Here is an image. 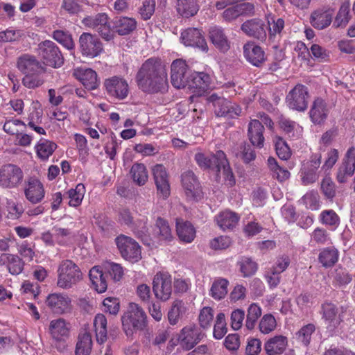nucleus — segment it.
<instances>
[{"mask_svg":"<svg viewBox=\"0 0 355 355\" xmlns=\"http://www.w3.org/2000/svg\"><path fill=\"white\" fill-rule=\"evenodd\" d=\"M216 154L213 155L198 149L194 156V159L199 167L203 169L217 168L218 160Z\"/></svg>","mask_w":355,"mask_h":355,"instance_id":"obj_38","label":"nucleus"},{"mask_svg":"<svg viewBox=\"0 0 355 355\" xmlns=\"http://www.w3.org/2000/svg\"><path fill=\"white\" fill-rule=\"evenodd\" d=\"M320 314L327 329L330 330L337 328L343 321L337 306L328 301L322 304Z\"/></svg>","mask_w":355,"mask_h":355,"instance_id":"obj_19","label":"nucleus"},{"mask_svg":"<svg viewBox=\"0 0 355 355\" xmlns=\"http://www.w3.org/2000/svg\"><path fill=\"white\" fill-rule=\"evenodd\" d=\"M130 173L134 182L139 186L144 185L148 181V173L144 164H134L131 167Z\"/></svg>","mask_w":355,"mask_h":355,"instance_id":"obj_45","label":"nucleus"},{"mask_svg":"<svg viewBox=\"0 0 355 355\" xmlns=\"http://www.w3.org/2000/svg\"><path fill=\"white\" fill-rule=\"evenodd\" d=\"M315 330V326L313 324H308L302 327L297 333L296 338L302 345L307 346L310 343L312 334Z\"/></svg>","mask_w":355,"mask_h":355,"instance_id":"obj_57","label":"nucleus"},{"mask_svg":"<svg viewBox=\"0 0 355 355\" xmlns=\"http://www.w3.org/2000/svg\"><path fill=\"white\" fill-rule=\"evenodd\" d=\"M309 92L306 87L298 84L286 96V103L289 108L300 112L304 111L308 105Z\"/></svg>","mask_w":355,"mask_h":355,"instance_id":"obj_13","label":"nucleus"},{"mask_svg":"<svg viewBox=\"0 0 355 355\" xmlns=\"http://www.w3.org/2000/svg\"><path fill=\"white\" fill-rule=\"evenodd\" d=\"M329 109L326 101L322 98H316L309 111V116L311 121L315 124H322L327 119Z\"/></svg>","mask_w":355,"mask_h":355,"instance_id":"obj_26","label":"nucleus"},{"mask_svg":"<svg viewBox=\"0 0 355 355\" xmlns=\"http://www.w3.org/2000/svg\"><path fill=\"white\" fill-rule=\"evenodd\" d=\"M115 243L121 257L131 262H138L141 259V250L139 243L132 238L120 234L115 239Z\"/></svg>","mask_w":355,"mask_h":355,"instance_id":"obj_6","label":"nucleus"},{"mask_svg":"<svg viewBox=\"0 0 355 355\" xmlns=\"http://www.w3.org/2000/svg\"><path fill=\"white\" fill-rule=\"evenodd\" d=\"M212 80L211 76L204 72H194L191 75V79L189 80L187 87L193 94V96H200L212 87Z\"/></svg>","mask_w":355,"mask_h":355,"instance_id":"obj_15","label":"nucleus"},{"mask_svg":"<svg viewBox=\"0 0 355 355\" xmlns=\"http://www.w3.org/2000/svg\"><path fill=\"white\" fill-rule=\"evenodd\" d=\"M320 222L329 227L331 230H336L340 225V217L332 209H326L321 211L319 216Z\"/></svg>","mask_w":355,"mask_h":355,"instance_id":"obj_48","label":"nucleus"},{"mask_svg":"<svg viewBox=\"0 0 355 355\" xmlns=\"http://www.w3.org/2000/svg\"><path fill=\"white\" fill-rule=\"evenodd\" d=\"M263 130V125L257 119H252L249 123L248 138L251 144L258 148H263L264 145Z\"/></svg>","mask_w":355,"mask_h":355,"instance_id":"obj_29","label":"nucleus"},{"mask_svg":"<svg viewBox=\"0 0 355 355\" xmlns=\"http://www.w3.org/2000/svg\"><path fill=\"white\" fill-rule=\"evenodd\" d=\"M277 327V322L272 314H266L260 320L259 323V331L264 334H268L273 331Z\"/></svg>","mask_w":355,"mask_h":355,"instance_id":"obj_58","label":"nucleus"},{"mask_svg":"<svg viewBox=\"0 0 355 355\" xmlns=\"http://www.w3.org/2000/svg\"><path fill=\"white\" fill-rule=\"evenodd\" d=\"M78 42L80 52L85 57L95 58L103 51V44L96 35L83 33L80 35Z\"/></svg>","mask_w":355,"mask_h":355,"instance_id":"obj_11","label":"nucleus"},{"mask_svg":"<svg viewBox=\"0 0 355 355\" xmlns=\"http://www.w3.org/2000/svg\"><path fill=\"white\" fill-rule=\"evenodd\" d=\"M310 55L318 62H324L329 60L330 51L318 44H312L309 48Z\"/></svg>","mask_w":355,"mask_h":355,"instance_id":"obj_54","label":"nucleus"},{"mask_svg":"<svg viewBox=\"0 0 355 355\" xmlns=\"http://www.w3.org/2000/svg\"><path fill=\"white\" fill-rule=\"evenodd\" d=\"M333 15L334 10L320 8L312 12L310 17V22L315 28L322 30L331 24Z\"/></svg>","mask_w":355,"mask_h":355,"instance_id":"obj_24","label":"nucleus"},{"mask_svg":"<svg viewBox=\"0 0 355 355\" xmlns=\"http://www.w3.org/2000/svg\"><path fill=\"white\" fill-rule=\"evenodd\" d=\"M228 285L229 282L226 279H216L210 288L209 295L216 300L224 298L227 293Z\"/></svg>","mask_w":355,"mask_h":355,"instance_id":"obj_47","label":"nucleus"},{"mask_svg":"<svg viewBox=\"0 0 355 355\" xmlns=\"http://www.w3.org/2000/svg\"><path fill=\"white\" fill-rule=\"evenodd\" d=\"M243 54L246 60L256 67H259L265 60L264 51L252 42L243 46Z\"/></svg>","mask_w":355,"mask_h":355,"instance_id":"obj_30","label":"nucleus"},{"mask_svg":"<svg viewBox=\"0 0 355 355\" xmlns=\"http://www.w3.org/2000/svg\"><path fill=\"white\" fill-rule=\"evenodd\" d=\"M239 219V216L230 210L223 211L215 216V221L218 226L224 231L235 227Z\"/></svg>","mask_w":355,"mask_h":355,"instance_id":"obj_32","label":"nucleus"},{"mask_svg":"<svg viewBox=\"0 0 355 355\" xmlns=\"http://www.w3.org/2000/svg\"><path fill=\"white\" fill-rule=\"evenodd\" d=\"M355 171V148L351 147L347 151L342 164L339 166L336 178L338 182L345 183L354 173Z\"/></svg>","mask_w":355,"mask_h":355,"instance_id":"obj_21","label":"nucleus"},{"mask_svg":"<svg viewBox=\"0 0 355 355\" xmlns=\"http://www.w3.org/2000/svg\"><path fill=\"white\" fill-rule=\"evenodd\" d=\"M153 291L157 299L168 301L173 291L171 276L166 272H157L153 279Z\"/></svg>","mask_w":355,"mask_h":355,"instance_id":"obj_8","label":"nucleus"},{"mask_svg":"<svg viewBox=\"0 0 355 355\" xmlns=\"http://www.w3.org/2000/svg\"><path fill=\"white\" fill-rule=\"evenodd\" d=\"M89 275L94 288L98 293H102L107 290V280L101 267L94 266L89 270Z\"/></svg>","mask_w":355,"mask_h":355,"instance_id":"obj_36","label":"nucleus"},{"mask_svg":"<svg viewBox=\"0 0 355 355\" xmlns=\"http://www.w3.org/2000/svg\"><path fill=\"white\" fill-rule=\"evenodd\" d=\"M207 101L212 105L216 116L234 119L241 113V107L238 104L215 93L207 98Z\"/></svg>","mask_w":355,"mask_h":355,"instance_id":"obj_5","label":"nucleus"},{"mask_svg":"<svg viewBox=\"0 0 355 355\" xmlns=\"http://www.w3.org/2000/svg\"><path fill=\"white\" fill-rule=\"evenodd\" d=\"M26 199L32 204L41 202L45 197L46 191L43 183L35 177H30L24 187Z\"/></svg>","mask_w":355,"mask_h":355,"instance_id":"obj_14","label":"nucleus"},{"mask_svg":"<svg viewBox=\"0 0 355 355\" xmlns=\"http://www.w3.org/2000/svg\"><path fill=\"white\" fill-rule=\"evenodd\" d=\"M181 42L186 46H192L198 48L204 52L208 51L207 42L201 31L196 28H189L181 33Z\"/></svg>","mask_w":355,"mask_h":355,"instance_id":"obj_20","label":"nucleus"},{"mask_svg":"<svg viewBox=\"0 0 355 355\" xmlns=\"http://www.w3.org/2000/svg\"><path fill=\"white\" fill-rule=\"evenodd\" d=\"M103 267L114 282L120 281L123 276V268L119 263L107 261Z\"/></svg>","mask_w":355,"mask_h":355,"instance_id":"obj_64","label":"nucleus"},{"mask_svg":"<svg viewBox=\"0 0 355 355\" xmlns=\"http://www.w3.org/2000/svg\"><path fill=\"white\" fill-rule=\"evenodd\" d=\"M82 24L85 27L96 31L106 41H110L114 38V32L111 28L110 18L105 13L87 16L82 19Z\"/></svg>","mask_w":355,"mask_h":355,"instance_id":"obj_4","label":"nucleus"},{"mask_svg":"<svg viewBox=\"0 0 355 355\" xmlns=\"http://www.w3.org/2000/svg\"><path fill=\"white\" fill-rule=\"evenodd\" d=\"M137 27V21L134 18L122 17L116 20L114 28L119 35H126L132 33Z\"/></svg>","mask_w":355,"mask_h":355,"instance_id":"obj_44","label":"nucleus"},{"mask_svg":"<svg viewBox=\"0 0 355 355\" xmlns=\"http://www.w3.org/2000/svg\"><path fill=\"white\" fill-rule=\"evenodd\" d=\"M209 39L212 44L221 51H227L230 47V43L224 32L219 26H212L209 31Z\"/></svg>","mask_w":355,"mask_h":355,"instance_id":"obj_33","label":"nucleus"},{"mask_svg":"<svg viewBox=\"0 0 355 355\" xmlns=\"http://www.w3.org/2000/svg\"><path fill=\"white\" fill-rule=\"evenodd\" d=\"M237 267L243 277L253 275L257 270V264L251 258L241 257L237 261Z\"/></svg>","mask_w":355,"mask_h":355,"instance_id":"obj_49","label":"nucleus"},{"mask_svg":"<svg viewBox=\"0 0 355 355\" xmlns=\"http://www.w3.org/2000/svg\"><path fill=\"white\" fill-rule=\"evenodd\" d=\"M53 37L69 50L73 49L75 46L72 37L68 32L61 30L55 31L53 33Z\"/></svg>","mask_w":355,"mask_h":355,"instance_id":"obj_60","label":"nucleus"},{"mask_svg":"<svg viewBox=\"0 0 355 355\" xmlns=\"http://www.w3.org/2000/svg\"><path fill=\"white\" fill-rule=\"evenodd\" d=\"M0 265L5 266L12 275H18L23 270V263L17 256L8 253H3L0 256Z\"/></svg>","mask_w":355,"mask_h":355,"instance_id":"obj_35","label":"nucleus"},{"mask_svg":"<svg viewBox=\"0 0 355 355\" xmlns=\"http://www.w3.org/2000/svg\"><path fill=\"white\" fill-rule=\"evenodd\" d=\"M85 194V187L83 184H78L74 189L67 191L66 196L69 199V205L71 207H78L82 203Z\"/></svg>","mask_w":355,"mask_h":355,"instance_id":"obj_51","label":"nucleus"},{"mask_svg":"<svg viewBox=\"0 0 355 355\" xmlns=\"http://www.w3.org/2000/svg\"><path fill=\"white\" fill-rule=\"evenodd\" d=\"M287 345V338L282 335H278L270 338L266 342L264 349L268 355H279L284 352Z\"/></svg>","mask_w":355,"mask_h":355,"instance_id":"obj_34","label":"nucleus"},{"mask_svg":"<svg viewBox=\"0 0 355 355\" xmlns=\"http://www.w3.org/2000/svg\"><path fill=\"white\" fill-rule=\"evenodd\" d=\"M274 143L278 157L283 160L289 159L291 157V150L286 142L282 137L275 136Z\"/></svg>","mask_w":355,"mask_h":355,"instance_id":"obj_62","label":"nucleus"},{"mask_svg":"<svg viewBox=\"0 0 355 355\" xmlns=\"http://www.w3.org/2000/svg\"><path fill=\"white\" fill-rule=\"evenodd\" d=\"M241 28L245 34L250 37L261 41L266 39V28L261 19L255 18L247 20L241 25Z\"/></svg>","mask_w":355,"mask_h":355,"instance_id":"obj_23","label":"nucleus"},{"mask_svg":"<svg viewBox=\"0 0 355 355\" xmlns=\"http://www.w3.org/2000/svg\"><path fill=\"white\" fill-rule=\"evenodd\" d=\"M187 312V308L184 302L181 300H175L168 313V322L171 325H175L182 320Z\"/></svg>","mask_w":355,"mask_h":355,"instance_id":"obj_37","label":"nucleus"},{"mask_svg":"<svg viewBox=\"0 0 355 355\" xmlns=\"http://www.w3.org/2000/svg\"><path fill=\"white\" fill-rule=\"evenodd\" d=\"M6 209L8 218L12 220L19 218L24 211L21 203L15 202L11 199H7Z\"/></svg>","mask_w":355,"mask_h":355,"instance_id":"obj_59","label":"nucleus"},{"mask_svg":"<svg viewBox=\"0 0 355 355\" xmlns=\"http://www.w3.org/2000/svg\"><path fill=\"white\" fill-rule=\"evenodd\" d=\"M268 166L272 176L277 180L283 182L289 178L290 173L288 171L280 167L274 157H270L268 159Z\"/></svg>","mask_w":355,"mask_h":355,"instance_id":"obj_53","label":"nucleus"},{"mask_svg":"<svg viewBox=\"0 0 355 355\" xmlns=\"http://www.w3.org/2000/svg\"><path fill=\"white\" fill-rule=\"evenodd\" d=\"M107 319L103 314H97L94 319V327L96 340L98 343H104L107 340Z\"/></svg>","mask_w":355,"mask_h":355,"instance_id":"obj_42","label":"nucleus"},{"mask_svg":"<svg viewBox=\"0 0 355 355\" xmlns=\"http://www.w3.org/2000/svg\"><path fill=\"white\" fill-rule=\"evenodd\" d=\"M107 94L114 99L124 100L129 94V85L125 79L120 76H112L104 82Z\"/></svg>","mask_w":355,"mask_h":355,"instance_id":"obj_12","label":"nucleus"},{"mask_svg":"<svg viewBox=\"0 0 355 355\" xmlns=\"http://www.w3.org/2000/svg\"><path fill=\"white\" fill-rule=\"evenodd\" d=\"M54 233V239L57 243L66 245L73 237V233L70 229L54 226L52 228Z\"/></svg>","mask_w":355,"mask_h":355,"instance_id":"obj_56","label":"nucleus"},{"mask_svg":"<svg viewBox=\"0 0 355 355\" xmlns=\"http://www.w3.org/2000/svg\"><path fill=\"white\" fill-rule=\"evenodd\" d=\"M282 129L288 135V137H298L302 132V128L295 122L287 119H282L280 121Z\"/></svg>","mask_w":355,"mask_h":355,"instance_id":"obj_63","label":"nucleus"},{"mask_svg":"<svg viewBox=\"0 0 355 355\" xmlns=\"http://www.w3.org/2000/svg\"><path fill=\"white\" fill-rule=\"evenodd\" d=\"M46 306L57 315H64L72 311V300L64 293H53L49 294L45 301Z\"/></svg>","mask_w":355,"mask_h":355,"instance_id":"obj_9","label":"nucleus"},{"mask_svg":"<svg viewBox=\"0 0 355 355\" xmlns=\"http://www.w3.org/2000/svg\"><path fill=\"white\" fill-rule=\"evenodd\" d=\"M204 334L195 325L184 327L178 335V342L185 350L193 349L204 337Z\"/></svg>","mask_w":355,"mask_h":355,"instance_id":"obj_16","label":"nucleus"},{"mask_svg":"<svg viewBox=\"0 0 355 355\" xmlns=\"http://www.w3.org/2000/svg\"><path fill=\"white\" fill-rule=\"evenodd\" d=\"M17 67L24 74L40 73L43 71L40 62L33 55L25 54L17 60Z\"/></svg>","mask_w":355,"mask_h":355,"instance_id":"obj_27","label":"nucleus"},{"mask_svg":"<svg viewBox=\"0 0 355 355\" xmlns=\"http://www.w3.org/2000/svg\"><path fill=\"white\" fill-rule=\"evenodd\" d=\"M154 232L160 241L168 242L173 239L171 230L167 221L161 218H157Z\"/></svg>","mask_w":355,"mask_h":355,"instance_id":"obj_52","label":"nucleus"},{"mask_svg":"<svg viewBox=\"0 0 355 355\" xmlns=\"http://www.w3.org/2000/svg\"><path fill=\"white\" fill-rule=\"evenodd\" d=\"M147 315L144 309L137 304L131 302L127 311L121 317L123 330L127 336L132 334L134 329H142L146 326Z\"/></svg>","mask_w":355,"mask_h":355,"instance_id":"obj_3","label":"nucleus"},{"mask_svg":"<svg viewBox=\"0 0 355 355\" xmlns=\"http://www.w3.org/2000/svg\"><path fill=\"white\" fill-rule=\"evenodd\" d=\"M182 186L187 198L189 200H198L202 197L200 183L194 173L187 171L181 175Z\"/></svg>","mask_w":355,"mask_h":355,"instance_id":"obj_17","label":"nucleus"},{"mask_svg":"<svg viewBox=\"0 0 355 355\" xmlns=\"http://www.w3.org/2000/svg\"><path fill=\"white\" fill-rule=\"evenodd\" d=\"M92 349V339L89 333L84 331L78 338L76 346V355H90Z\"/></svg>","mask_w":355,"mask_h":355,"instance_id":"obj_40","label":"nucleus"},{"mask_svg":"<svg viewBox=\"0 0 355 355\" xmlns=\"http://www.w3.org/2000/svg\"><path fill=\"white\" fill-rule=\"evenodd\" d=\"M301 202L306 208L318 210L320 208V196L318 192L311 191L307 192L301 199Z\"/></svg>","mask_w":355,"mask_h":355,"instance_id":"obj_61","label":"nucleus"},{"mask_svg":"<svg viewBox=\"0 0 355 355\" xmlns=\"http://www.w3.org/2000/svg\"><path fill=\"white\" fill-rule=\"evenodd\" d=\"M38 53L46 65L57 68L63 64V57L56 44L45 40L38 46Z\"/></svg>","mask_w":355,"mask_h":355,"instance_id":"obj_10","label":"nucleus"},{"mask_svg":"<svg viewBox=\"0 0 355 355\" xmlns=\"http://www.w3.org/2000/svg\"><path fill=\"white\" fill-rule=\"evenodd\" d=\"M261 315V307L255 303L250 305L248 309V313L245 320V327L248 329H253L256 325L258 318Z\"/></svg>","mask_w":355,"mask_h":355,"instance_id":"obj_55","label":"nucleus"},{"mask_svg":"<svg viewBox=\"0 0 355 355\" xmlns=\"http://www.w3.org/2000/svg\"><path fill=\"white\" fill-rule=\"evenodd\" d=\"M266 19L270 39L280 36L285 26L284 20L282 18L276 17L271 13L266 15Z\"/></svg>","mask_w":355,"mask_h":355,"instance_id":"obj_39","label":"nucleus"},{"mask_svg":"<svg viewBox=\"0 0 355 355\" xmlns=\"http://www.w3.org/2000/svg\"><path fill=\"white\" fill-rule=\"evenodd\" d=\"M82 279L79 267L71 260H63L58 268L57 286L62 289H69Z\"/></svg>","mask_w":355,"mask_h":355,"instance_id":"obj_2","label":"nucleus"},{"mask_svg":"<svg viewBox=\"0 0 355 355\" xmlns=\"http://www.w3.org/2000/svg\"><path fill=\"white\" fill-rule=\"evenodd\" d=\"M137 78L139 87L146 92H164L167 90V72L159 60H147L139 69Z\"/></svg>","mask_w":355,"mask_h":355,"instance_id":"obj_1","label":"nucleus"},{"mask_svg":"<svg viewBox=\"0 0 355 355\" xmlns=\"http://www.w3.org/2000/svg\"><path fill=\"white\" fill-rule=\"evenodd\" d=\"M24 178V172L17 165L7 164L0 168V187L3 189L18 188Z\"/></svg>","mask_w":355,"mask_h":355,"instance_id":"obj_7","label":"nucleus"},{"mask_svg":"<svg viewBox=\"0 0 355 355\" xmlns=\"http://www.w3.org/2000/svg\"><path fill=\"white\" fill-rule=\"evenodd\" d=\"M188 66L182 59L174 60L171 66V80L176 88L184 87L189 82Z\"/></svg>","mask_w":355,"mask_h":355,"instance_id":"obj_18","label":"nucleus"},{"mask_svg":"<svg viewBox=\"0 0 355 355\" xmlns=\"http://www.w3.org/2000/svg\"><path fill=\"white\" fill-rule=\"evenodd\" d=\"M152 171L158 193L164 198H168L170 195V184L165 167L162 164H156Z\"/></svg>","mask_w":355,"mask_h":355,"instance_id":"obj_22","label":"nucleus"},{"mask_svg":"<svg viewBox=\"0 0 355 355\" xmlns=\"http://www.w3.org/2000/svg\"><path fill=\"white\" fill-rule=\"evenodd\" d=\"M177 234L180 239L185 243H191L195 238L196 231L190 223L177 220Z\"/></svg>","mask_w":355,"mask_h":355,"instance_id":"obj_43","label":"nucleus"},{"mask_svg":"<svg viewBox=\"0 0 355 355\" xmlns=\"http://www.w3.org/2000/svg\"><path fill=\"white\" fill-rule=\"evenodd\" d=\"M176 7L178 13L185 17L195 15L199 8L195 0H178Z\"/></svg>","mask_w":355,"mask_h":355,"instance_id":"obj_50","label":"nucleus"},{"mask_svg":"<svg viewBox=\"0 0 355 355\" xmlns=\"http://www.w3.org/2000/svg\"><path fill=\"white\" fill-rule=\"evenodd\" d=\"M57 145L45 139H41L36 144L35 148L37 155L42 160H46L56 149Z\"/></svg>","mask_w":355,"mask_h":355,"instance_id":"obj_46","label":"nucleus"},{"mask_svg":"<svg viewBox=\"0 0 355 355\" xmlns=\"http://www.w3.org/2000/svg\"><path fill=\"white\" fill-rule=\"evenodd\" d=\"M216 159L218 160L217 171L223 175L226 184L232 187L235 184V179L225 154L222 150H218L216 152Z\"/></svg>","mask_w":355,"mask_h":355,"instance_id":"obj_31","label":"nucleus"},{"mask_svg":"<svg viewBox=\"0 0 355 355\" xmlns=\"http://www.w3.org/2000/svg\"><path fill=\"white\" fill-rule=\"evenodd\" d=\"M339 252L334 247H327L321 250L318 260L322 266L329 268L333 266L338 260Z\"/></svg>","mask_w":355,"mask_h":355,"instance_id":"obj_41","label":"nucleus"},{"mask_svg":"<svg viewBox=\"0 0 355 355\" xmlns=\"http://www.w3.org/2000/svg\"><path fill=\"white\" fill-rule=\"evenodd\" d=\"M49 329L54 340L64 342L69 336L70 324L64 318L54 319L50 322Z\"/></svg>","mask_w":355,"mask_h":355,"instance_id":"obj_25","label":"nucleus"},{"mask_svg":"<svg viewBox=\"0 0 355 355\" xmlns=\"http://www.w3.org/2000/svg\"><path fill=\"white\" fill-rule=\"evenodd\" d=\"M73 75L89 90L95 89L99 85L97 74L92 69L77 68L74 69Z\"/></svg>","mask_w":355,"mask_h":355,"instance_id":"obj_28","label":"nucleus"}]
</instances>
